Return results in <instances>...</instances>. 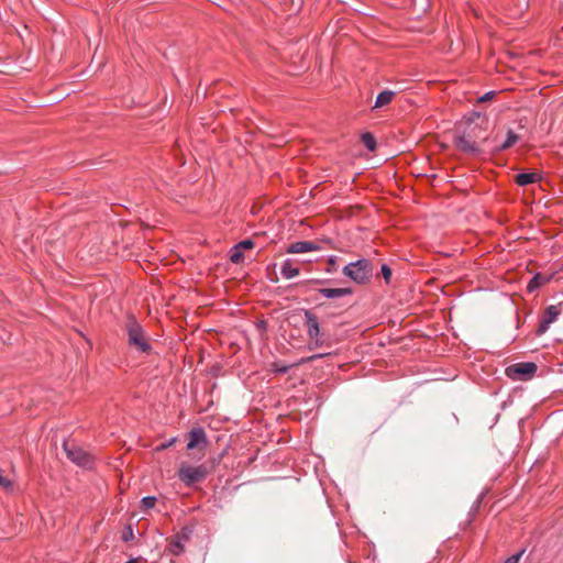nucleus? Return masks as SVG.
Masks as SVG:
<instances>
[{
    "label": "nucleus",
    "instance_id": "obj_1",
    "mask_svg": "<svg viewBox=\"0 0 563 563\" xmlns=\"http://www.w3.org/2000/svg\"><path fill=\"white\" fill-rule=\"evenodd\" d=\"M372 273V264L365 258L350 263L343 268V274L357 284L366 283L371 278Z\"/></svg>",
    "mask_w": 563,
    "mask_h": 563
},
{
    "label": "nucleus",
    "instance_id": "obj_2",
    "mask_svg": "<svg viewBox=\"0 0 563 563\" xmlns=\"http://www.w3.org/2000/svg\"><path fill=\"white\" fill-rule=\"evenodd\" d=\"M210 473V468L206 464L199 466H191L181 464L178 471L179 479L187 486L195 483L202 482Z\"/></svg>",
    "mask_w": 563,
    "mask_h": 563
},
{
    "label": "nucleus",
    "instance_id": "obj_3",
    "mask_svg": "<svg viewBox=\"0 0 563 563\" xmlns=\"http://www.w3.org/2000/svg\"><path fill=\"white\" fill-rule=\"evenodd\" d=\"M63 450L66 454V456L78 466L82 467H90L92 464V457L91 455L82 450L77 444L65 440L63 443Z\"/></svg>",
    "mask_w": 563,
    "mask_h": 563
},
{
    "label": "nucleus",
    "instance_id": "obj_4",
    "mask_svg": "<svg viewBox=\"0 0 563 563\" xmlns=\"http://www.w3.org/2000/svg\"><path fill=\"white\" fill-rule=\"evenodd\" d=\"M129 343L142 352H148L151 346L144 338L143 329L135 320L128 323Z\"/></svg>",
    "mask_w": 563,
    "mask_h": 563
},
{
    "label": "nucleus",
    "instance_id": "obj_5",
    "mask_svg": "<svg viewBox=\"0 0 563 563\" xmlns=\"http://www.w3.org/2000/svg\"><path fill=\"white\" fill-rule=\"evenodd\" d=\"M463 124H461L457 129L456 135L454 137V145L456 148L462 151L463 153L471 154V155H478L482 153V146L481 143L477 141H474L472 139H468L462 131Z\"/></svg>",
    "mask_w": 563,
    "mask_h": 563
},
{
    "label": "nucleus",
    "instance_id": "obj_6",
    "mask_svg": "<svg viewBox=\"0 0 563 563\" xmlns=\"http://www.w3.org/2000/svg\"><path fill=\"white\" fill-rule=\"evenodd\" d=\"M537 364L532 362L517 363L507 367L506 373L509 377L528 379L537 372Z\"/></svg>",
    "mask_w": 563,
    "mask_h": 563
},
{
    "label": "nucleus",
    "instance_id": "obj_7",
    "mask_svg": "<svg viewBox=\"0 0 563 563\" xmlns=\"http://www.w3.org/2000/svg\"><path fill=\"white\" fill-rule=\"evenodd\" d=\"M188 450L199 449L202 451L207 444L206 432L201 428L192 429L188 434Z\"/></svg>",
    "mask_w": 563,
    "mask_h": 563
},
{
    "label": "nucleus",
    "instance_id": "obj_8",
    "mask_svg": "<svg viewBox=\"0 0 563 563\" xmlns=\"http://www.w3.org/2000/svg\"><path fill=\"white\" fill-rule=\"evenodd\" d=\"M474 118L478 119L479 114L474 113L472 118L466 119L465 122L463 123V124H465V126L463 129H461V131L468 139L477 141V139H479L482 135L483 126L481 124L474 123Z\"/></svg>",
    "mask_w": 563,
    "mask_h": 563
},
{
    "label": "nucleus",
    "instance_id": "obj_9",
    "mask_svg": "<svg viewBox=\"0 0 563 563\" xmlns=\"http://www.w3.org/2000/svg\"><path fill=\"white\" fill-rule=\"evenodd\" d=\"M561 313V308L559 306H550L544 311L543 319L538 329L539 333H544L548 330V327L554 322L558 316Z\"/></svg>",
    "mask_w": 563,
    "mask_h": 563
},
{
    "label": "nucleus",
    "instance_id": "obj_10",
    "mask_svg": "<svg viewBox=\"0 0 563 563\" xmlns=\"http://www.w3.org/2000/svg\"><path fill=\"white\" fill-rule=\"evenodd\" d=\"M306 324H307V331H308L309 338L314 340L316 345H319L320 344L319 339H318L319 333H320L319 322H318L317 317L313 313H311L310 311H306Z\"/></svg>",
    "mask_w": 563,
    "mask_h": 563
},
{
    "label": "nucleus",
    "instance_id": "obj_11",
    "mask_svg": "<svg viewBox=\"0 0 563 563\" xmlns=\"http://www.w3.org/2000/svg\"><path fill=\"white\" fill-rule=\"evenodd\" d=\"M319 250L318 245L313 242H310V241H299V242H295L292 243L287 252L288 253H292V254H298V253H306V252H311V251H317Z\"/></svg>",
    "mask_w": 563,
    "mask_h": 563
},
{
    "label": "nucleus",
    "instance_id": "obj_12",
    "mask_svg": "<svg viewBox=\"0 0 563 563\" xmlns=\"http://www.w3.org/2000/svg\"><path fill=\"white\" fill-rule=\"evenodd\" d=\"M394 97H395V92L391 90L382 91L377 96L373 109H379V108H383V107L389 104L391 102V100L394 99Z\"/></svg>",
    "mask_w": 563,
    "mask_h": 563
},
{
    "label": "nucleus",
    "instance_id": "obj_13",
    "mask_svg": "<svg viewBox=\"0 0 563 563\" xmlns=\"http://www.w3.org/2000/svg\"><path fill=\"white\" fill-rule=\"evenodd\" d=\"M319 292L327 298H338L350 295L352 290L350 288H321Z\"/></svg>",
    "mask_w": 563,
    "mask_h": 563
},
{
    "label": "nucleus",
    "instance_id": "obj_14",
    "mask_svg": "<svg viewBox=\"0 0 563 563\" xmlns=\"http://www.w3.org/2000/svg\"><path fill=\"white\" fill-rule=\"evenodd\" d=\"M539 179L540 176L537 173H521L515 177V180L519 186H527L529 184L536 183Z\"/></svg>",
    "mask_w": 563,
    "mask_h": 563
},
{
    "label": "nucleus",
    "instance_id": "obj_15",
    "mask_svg": "<svg viewBox=\"0 0 563 563\" xmlns=\"http://www.w3.org/2000/svg\"><path fill=\"white\" fill-rule=\"evenodd\" d=\"M282 275L287 278H294L299 275V268L294 267L289 260L285 261L280 267Z\"/></svg>",
    "mask_w": 563,
    "mask_h": 563
},
{
    "label": "nucleus",
    "instance_id": "obj_16",
    "mask_svg": "<svg viewBox=\"0 0 563 563\" xmlns=\"http://www.w3.org/2000/svg\"><path fill=\"white\" fill-rule=\"evenodd\" d=\"M548 282V278L545 276H542L541 274H537L528 284V290L534 291L540 286L544 285Z\"/></svg>",
    "mask_w": 563,
    "mask_h": 563
},
{
    "label": "nucleus",
    "instance_id": "obj_17",
    "mask_svg": "<svg viewBox=\"0 0 563 563\" xmlns=\"http://www.w3.org/2000/svg\"><path fill=\"white\" fill-rule=\"evenodd\" d=\"M519 136L511 130L507 133V140L498 147V151H505L511 147L517 141Z\"/></svg>",
    "mask_w": 563,
    "mask_h": 563
},
{
    "label": "nucleus",
    "instance_id": "obj_18",
    "mask_svg": "<svg viewBox=\"0 0 563 563\" xmlns=\"http://www.w3.org/2000/svg\"><path fill=\"white\" fill-rule=\"evenodd\" d=\"M244 260L243 251L234 245L231 250L230 261L234 264H239Z\"/></svg>",
    "mask_w": 563,
    "mask_h": 563
},
{
    "label": "nucleus",
    "instance_id": "obj_19",
    "mask_svg": "<svg viewBox=\"0 0 563 563\" xmlns=\"http://www.w3.org/2000/svg\"><path fill=\"white\" fill-rule=\"evenodd\" d=\"M362 142L369 151H374L376 148V141L368 132L362 135Z\"/></svg>",
    "mask_w": 563,
    "mask_h": 563
},
{
    "label": "nucleus",
    "instance_id": "obj_20",
    "mask_svg": "<svg viewBox=\"0 0 563 563\" xmlns=\"http://www.w3.org/2000/svg\"><path fill=\"white\" fill-rule=\"evenodd\" d=\"M169 551H170L174 555H179V554L184 551V545H183V543L180 542L179 537H177L175 540H173V541L170 542Z\"/></svg>",
    "mask_w": 563,
    "mask_h": 563
},
{
    "label": "nucleus",
    "instance_id": "obj_21",
    "mask_svg": "<svg viewBox=\"0 0 563 563\" xmlns=\"http://www.w3.org/2000/svg\"><path fill=\"white\" fill-rule=\"evenodd\" d=\"M155 504H156L155 497L147 496L142 499V505L146 509L153 508L155 506Z\"/></svg>",
    "mask_w": 563,
    "mask_h": 563
},
{
    "label": "nucleus",
    "instance_id": "obj_22",
    "mask_svg": "<svg viewBox=\"0 0 563 563\" xmlns=\"http://www.w3.org/2000/svg\"><path fill=\"white\" fill-rule=\"evenodd\" d=\"M236 245L242 251L251 250V249L254 247V243H253V241L251 239L243 240L240 243H238Z\"/></svg>",
    "mask_w": 563,
    "mask_h": 563
},
{
    "label": "nucleus",
    "instance_id": "obj_23",
    "mask_svg": "<svg viewBox=\"0 0 563 563\" xmlns=\"http://www.w3.org/2000/svg\"><path fill=\"white\" fill-rule=\"evenodd\" d=\"M382 275L385 279L386 283H389L390 280V277H391V269L388 265L384 264L382 266Z\"/></svg>",
    "mask_w": 563,
    "mask_h": 563
},
{
    "label": "nucleus",
    "instance_id": "obj_24",
    "mask_svg": "<svg viewBox=\"0 0 563 563\" xmlns=\"http://www.w3.org/2000/svg\"><path fill=\"white\" fill-rule=\"evenodd\" d=\"M133 538H134V533H133L132 527L128 526L125 531L122 534V539H123V541H129V540H132Z\"/></svg>",
    "mask_w": 563,
    "mask_h": 563
},
{
    "label": "nucleus",
    "instance_id": "obj_25",
    "mask_svg": "<svg viewBox=\"0 0 563 563\" xmlns=\"http://www.w3.org/2000/svg\"><path fill=\"white\" fill-rule=\"evenodd\" d=\"M495 91H488L485 95H483L481 98H478V102H486L494 98Z\"/></svg>",
    "mask_w": 563,
    "mask_h": 563
},
{
    "label": "nucleus",
    "instance_id": "obj_26",
    "mask_svg": "<svg viewBox=\"0 0 563 563\" xmlns=\"http://www.w3.org/2000/svg\"><path fill=\"white\" fill-rule=\"evenodd\" d=\"M522 553H523V551H521L520 553H517L515 555H511L510 558H508L506 560L505 563H519Z\"/></svg>",
    "mask_w": 563,
    "mask_h": 563
},
{
    "label": "nucleus",
    "instance_id": "obj_27",
    "mask_svg": "<svg viewBox=\"0 0 563 563\" xmlns=\"http://www.w3.org/2000/svg\"><path fill=\"white\" fill-rule=\"evenodd\" d=\"M0 485L4 488H9L11 486V482L2 476V471L0 470Z\"/></svg>",
    "mask_w": 563,
    "mask_h": 563
},
{
    "label": "nucleus",
    "instance_id": "obj_28",
    "mask_svg": "<svg viewBox=\"0 0 563 563\" xmlns=\"http://www.w3.org/2000/svg\"><path fill=\"white\" fill-rule=\"evenodd\" d=\"M174 442H175V440H172L169 443L162 444L157 449L158 450H164V449L170 446Z\"/></svg>",
    "mask_w": 563,
    "mask_h": 563
},
{
    "label": "nucleus",
    "instance_id": "obj_29",
    "mask_svg": "<svg viewBox=\"0 0 563 563\" xmlns=\"http://www.w3.org/2000/svg\"><path fill=\"white\" fill-rule=\"evenodd\" d=\"M323 356H324V354L313 355L309 360H317V358H320V357H323Z\"/></svg>",
    "mask_w": 563,
    "mask_h": 563
},
{
    "label": "nucleus",
    "instance_id": "obj_30",
    "mask_svg": "<svg viewBox=\"0 0 563 563\" xmlns=\"http://www.w3.org/2000/svg\"><path fill=\"white\" fill-rule=\"evenodd\" d=\"M126 563H137L136 560H130Z\"/></svg>",
    "mask_w": 563,
    "mask_h": 563
}]
</instances>
